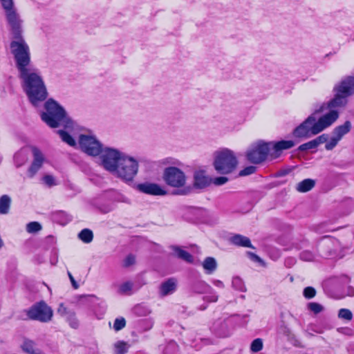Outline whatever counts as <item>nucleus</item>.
Here are the masks:
<instances>
[{
    "instance_id": "obj_1",
    "label": "nucleus",
    "mask_w": 354,
    "mask_h": 354,
    "mask_svg": "<svg viewBox=\"0 0 354 354\" xmlns=\"http://www.w3.org/2000/svg\"><path fill=\"white\" fill-rule=\"evenodd\" d=\"M327 109L326 104L322 103L319 108L315 109L311 115L293 130V136L299 139H308L330 127L338 119L339 115L338 111L330 110L318 119L315 116Z\"/></svg>"
},
{
    "instance_id": "obj_2",
    "label": "nucleus",
    "mask_w": 354,
    "mask_h": 354,
    "mask_svg": "<svg viewBox=\"0 0 354 354\" xmlns=\"http://www.w3.org/2000/svg\"><path fill=\"white\" fill-rule=\"evenodd\" d=\"M30 103L36 106L48 97V91L39 69L33 67L19 74Z\"/></svg>"
},
{
    "instance_id": "obj_3",
    "label": "nucleus",
    "mask_w": 354,
    "mask_h": 354,
    "mask_svg": "<svg viewBox=\"0 0 354 354\" xmlns=\"http://www.w3.org/2000/svg\"><path fill=\"white\" fill-rule=\"evenodd\" d=\"M44 109L45 111L41 114V118L50 127L62 126L68 130L73 128V121L69 118L64 108L54 99L49 98L46 101Z\"/></svg>"
},
{
    "instance_id": "obj_4",
    "label": "nucleus",
    "mask_w": 354,
    "mask_h": 354,
    "mask_svg": "<svg viewBox=\"0 0 354 354\" xmlns=\"http://www.w3.org/2000/svg\"><path fill=\"white\" fill-rule=\"evenodd\" d=\"M333 98L325 103L330 110L344 107L348 103V97L354 95V76L344 77L333 87Z\"/></svg>"
},
{
    "instance_id": "obj_5",
    "label": "nucleus",
    "mask_w": 354,
    "mask_h": 354,
    "mask_svg": "<svg viewBox=\"0 0 354 354\" xmlns=\"http://www.w3.org/2000/svg\"><path fill=\"white\" fill-rule=\"evenodd\" d=\"M10 42V48L13 55L16 68L19 74L34 66L31 64L29 46L23 37H15Z\"/></svg>"
},
{
    "instance_id": "obj_6",
    "label": "nucleus",
    "mask_w": 354,
    "mask_h": 354,
    "mask_svg": "<svg viewBox=\"0 0 354 354\" xmlns=\"http://www.w3.org/2000/svg\"><path fill=\"white\" fill-rule=\"evenodd\" d=\"M162 178L169 187L176 189L175 194L185 196L191 193L192 188L187 184V176L183 171L176 167L165 169Z\"/></svg>"
},
{
    "instance_id": "obj_7",
    "label": "nucleus",
    "mask_w": 354,
    "mask_h": 354,
    "mask_svg": "<svg viewBox=\"0 0 354 354\" xmlns=\"http://www.w3.org/2000/svg\"><path fill=\"white\" fill-rule=\"evenodd\" d=\"M214 167L221 174L232 173L238 165L234 153L228 149H222L214 153Z\"/></svg>"
},
{
    "instance_id": "obj_8",
    "label": "nucleus",
    "mask_w": 354,
    "mask_h": 354,
    "mask_svg": "<svg viewBox=\"0 0 354 354\" xmlns=\"http://www.w3.org/2000/svg\"><path fill=\"white\" fill-rule=\"evenodd\" d=\"M138 161L136 158L124 153L111 174L124 182H131L138 174Z\"/></svg>"
},
{
    "instance_id": "obj_9",
    "label": "nucleus",
    "mask_w": 354,
    "mask_h": 354,
    "mask_svg": "<svg viewBox=\"0 0 354 354\" xmlns=\"http://www.w3.org/2000/svg\"><path fill=\"white\" fill-rule=\"evenodd\" d=\"M0 2L13 38L22 37L23 20L15 6L14 1L0 0Z\"/></svg>"
},
{
    "instance_id": "obj_10",
    "label": "nucleus",
    "mask_w": 354,
    "mask_h": 354,
    "mask_svg": "<svg viewBox=\"0 0 354 354\" xmlns=\"http://www.w3.org/2000/svg\"><path fill=\"white\" fill-rule=\"evenodd\" d=\"M270 152L271 144L260 140L248 148L246 151V158L253 164H259L266 160Z\"/></svg>"
},
{
    "instance_id": "obj_11",
    "label": "nucleus",
    "mask_w": 354,
    "mask_h": 354,
    "mask_svg": "<svg viewBox=\"0 0 354 354\" xmlns=\"http://www.w3.org/2000/svg\"><path fill=\"white\" fill-rule=\"evenodd\" d=\"M26 315L30 319L46 323L52 319L53 311L44 301L32 305L27 311Z\"/></svg>"
},
{
    "instance_id": "obj_12",
    "label": "nucleus",
    "mask_w": 354,
    "mask_h": 354,
    "mask_svg": "<svg viewBox=\"0 0 354 354\" xmlns=\"http://www.w3.org/2000/svg\"><path fill=\"white\" fill-rule=\"evenodd\" d=\"M124 153L113 148L106 147L102 149L100 160L102 167L110 173H112L115 167H118L122 156Z\"/></svg>"
},
{
    "instance_id": "obj_13",
    "label": "nucleus",
    "mask_w": 354,
    "mask_h": 354,
    "mask_svg": "<svg viewBox=\"0 0 354 354\" xmlns=\"http://www.w3.org/2000/svg\"><path fill=\"white\" fill-rule=\"evenodd\" d=\"M79 145L81 149L90 156H98L102 151V144L93 136L80 135Z\"/></svg>"
},
{
    "instance_id": "obj_14",
    "label": "nucleus",
    "mask_w": 354,
    "mask_h": 354,
    "mask_svg": "<svg viewBox=\"0 0 354 354\" xmlns=\"http://www.w3.org/2000/svg\"><path fill=\"white\" fill-rule=\"evenodd\" d=\"M33 160L28 169L29 177H33L37 171L41 168L43 164L46 161V158L44 153L37 147H32L31 148Z\"/></svg>"
},
{
    "instance_id": "obj_15",
    "label": "nucleus",
    "mask_w": 354,
    "mask_h": 354,
    "mask_svg": "<svg viewBox=\"0 0 354 354\" xmlns=\"http://www.w3.org/2000/svg\"><path fill=\"white\" fill-rule=\"evenodd\" d=\"M339 243L333 238L324 239L321 243L322 254L326 257L335 256L339 248Z\"/></svg>"
},
{
    "instance_id": "obj_16",
    "label": "nucleus",
    "mask_w": 354,
    "mask_h": 354,
    "mask_svg": "<svg viewBox=\"0 0 354 354\" xmlns=\"http://www.w3.org/2000/svg\"><path fill=\"white\" fill-rule=\"evenodd\" d=\"M269 143L271 144V149L272 150L270 153L272 159L279 158L283 150L291 149L295 145V142L290 140H280L275 142H270Z\"/></svg>"
},
{
    "instance_id": "obj_17",
    "label": "nucleus",
    "mask_w": 354,
    "mask_h": 354,
    "mask_svg": "<svg viewBox=\"0 0 354 354\" xmlns=\"http://www.w3.org/2000/svg\"><path fill=\"white\" fill-rule=\"evenodd\" d=\"M138 189L145 194L153 196H165L167 192L158 184L153 183H143L138 185Z\"/></svg>"
},
{
    "instance_id": "obj_18",
    "label": "nucleus",
    "mask_w": 354,
    "mask_h": 354,
    "mask_svg": "<svg viewBox=\"0 0 354 354\" xmlns=\"http://www.w3.org/2000/svg\"><path fill=\"white\" fill-rule=\"evenodd\" d=\"M212 183V178L206 174L205 170H196L194 173V186L198 189H203Z\"/></svg>"
},
{
    "instance_id": "obj_19",
    "label": "nucleus",
    "mask_w": 354,
    "mask_h": 354,
    "mask_svg": "<svg viewBox=\"0 0 354 354\" xmlns=\"http://www.w3.org/2000/svg\"><path fill=\"white\" fill-rule=\"evenodd\" d=\"M327 140H328V135L324 133L309 142L301 145L298 147V150L300 151H304L310 149H315L321 144L325 143Z\"/></svg>"
},
{
    "instance_id": "obj_20",
    "label": "nucleus",
    "mask_w": 354,
    "mask_h": 354,
    "mask_svg": "<svg viewBox=\"0 0 354 354\" xmlns=\"http://www.w3.org/2000/svg\"><path fill=\"white\" fill-rule=\"evenodd\" d=\"M177 287V281L174 278H170L162 282L160 286V295L162 297L174 293Z\"/></svg>"
},
{
    "instance_id": "obj_21",
    "label": "nucleus",
    "mask_w": 354,
    "mask_h": 354,
    "mask_svg": "<svg viewBox=\"0 0 354 354\" xmlns=\"http://www.w3.org/2000/svg\"><path fill=\"white\" fill-rule=\"evenodd\" d=\"M351 129L350 121H346L343 124L336 127L333 131V135L339 140Z\"/></svg>"
},
{
    "instance_id": "obj_22",
    "label": "nucleus",
    "mask_w": 354,
    "mask_h": 354,
    "mask_svg": "<svg viewBox=\"0 0 354 354\" xmlns=\"http://www.w3.org/2000/svg\"><path fill=\"white\" fill-rule=\"evenodd\" d=\"M28 159V150L23 148L17 151L14 156V162L17 167L24 165Z\"/></svg>"
},
{
    "instance_id": "obj_23",
    "label": "nucleus",
    "mask_w": 354,
    "mask_h": 354,
    "mask_svg": "<svg viewBox=\"0 0 354 354\" xmlns=\"http://www.w3.org/2000/svg\"><path fill=\"white\" fill-rule=\"evenodd\" d=\"M230 240L231 242L235 245L254 248V247L251 244L250 239L245 236L241 234H236L232 236Z\"/></svg>"
},
{
    "instance_id": "obj_24",
    "label": "nucleus",
    "mask_w": 354,
    "mask_h": 354,
    "mask_svg": "<svg viewBox=\"0 0 354 354\" xmlns=\"http://www.w3.org/2000/svg\"><path fill=\"white\" fill-rule=\"evenodd\" d=\"M170 248L174 252V254L178 258L188 262L191 263L193 261L192 256L187 252V251L183 250L181 248L176 245H172L170 247Z\"/></svg>"
},
{
    "instance_id": "obj_25",
    "label": "nucleus",
    "mask_w": 354,
    "mask_h": 354,
    "mask_svg": "<svg viewBox=\"0 0 354 354\" xmlns=\"http://www.w3.org/2000/svg\"><path fill=\"white\" fill-rule=\"evenodd\" d=\"M315 185V181L310 178L304 179L296 185V189L299 192L304 193L311 190Z\"/></svg>"
},
{
    "instance_id": "obj_26",
    "label": "nucleus",
    "mask_w": 354,
    "mask_h": 354,
    "mask_svg": "<svg viewBox=\"0 0 354 354\" xmlns=\"http://www.w3.org/2000/svg\"><path fill=\"white\" fill-rule=\"evenodd\" d=\"M203 267L205 270V273L210 274L213 273L217 267V263L214 258L207 257L203 263Z\"/></svg>"
},
{
    "instance_id": "obj_27",
    "label": "nucleus",
    "mask_w": 354,
    "mask_h": 354,
    "mask_svg": "<svg viewBox=\"0 0 354 354\" xmlns=\"http://www.w3.org/2000/svg\"><path fill=\"white\" fill-rule=\"evenodd\" d=\"M11 203V198L8 195H3L0 198V214L8 213Z\"/></svg>"
},
{
    "instance_id": "obj_28",
    "label": "nucleus",
    "mask_w": 354,
    "mask_h": 354,
    "mask_svg": "<svg viewBox=\"0 0 354 354\" xmlns=\"http://www.w3.org/2000/svg\"><path fill=\"white\" fill-rule=\"evenodd\" d=\"M57 133L60 136L62 140L71 147H74L76 145L75 139L70 135V133L66 130H58Z\"/></svg>"
},
{
    "instance_id": "obj_29",
    "label": "nucleus",
    "mask_w": 354,
    "mask_h": 354,
    "mask_svg": "<svg viewBox=\"0 0 354 354\" xmlns=\"http://www.w3.org/2000/svg\"><path fill=\"white\" fill-rule=\"evenodd\" d=\"M22 349L30 354H39V351L35 347V344L32 340H25L23 345Z\"/></svg>"
},
{
    "instance_id": "obj_30",
    "label": "nucleus",
    "mask_w": 354,
    "mask_h": 354,
    "mask_svg": "<svg viewBox=\"0 0 354 354\" xmlns=\"http://www.w3.org/2000/svg\"><path fill=\"white\" fill-rule=\"evenodd\" d=\"M78 238L85 243H89L93 241V234L89 229H84L78 234Z\"/></svg>"
},
{
    "instance_id": "obj_31",
    "label": "nucleus",
    "mask_w": 354,
    "mask_h": 354,
    "mask_svg": "<svg viewBox=\"0 0 354 354\" xmlns=\"http://www.w3.org/2000/svg\"><path fill=\"white\" fill-rule=\"evenodd\" d=\"M192 288L194 292L199 294L205 293L207 290L212 289L211 287L204 281L195 282L192 285Z\"/></svg>"
},
{
    "instance_id": "obj_32",
    "label": "nucleus",
    "mask_w": 354,
    "mask_h": 354,
    "mask_svg": "<svg viewBox=\"0 0 354 354\" xmlns=\"http://www.w3.org/2000/svg\"><path fill=\"white\" fill-rule=\"evenodd\" d=\"M232 286L235 290H239L241 292L246 291V288L243 281L239 277H233L232 281Z\"/></svg>"
},
{
    "instance_id": "obj_33",
    "label": "nucleus",
    "mask_w": 354,
    "mask_h": 354,
    "mask_svg": "<svg viewBox=\"0 0 354 354\" xmlns=\"http://www.w3.org/2000/svg\"><path fill=\"white\" fill-rule=\"evenodd\" d=\"M115 354H126L129 349V345L123 342L120 341L115 344Z\"/></svg>"
},
{
    "instance_id": "obj_34",
    "label": "nucleus",
    "mask_w": 354,
    "mask_h": 354,
    "mask_svg": "<svg viewBox=\"0 0 354 354\" xmlns=\"http://www.w3.org/2000/svg\"><path fill=\"white\" fill-rule=\"evenodd\" d=\"M133 283L131 281H126L122 283L118 290V292L122 295H131L133 288Z\"/></svg>"
},
{
    "instance_id": "obj_35",
    "label": "nucleus",
    "mask_w": 354,
    "mask_h": 354,
    "mask_svg": "<svg viewBox=\"0 0 354 354\" xmlns=\"http://www.w3.org/2000/svg\"><path fill=\"white\" fill-rule=\"evenodd\" d=\"M65 318L71 328H77V327L79 326V322L76 317V315L74 311H72L71 313H68V315H67Z\"/></svg>"
},
{
    "instance_id": "obj_36",
    "label": "nucleus",
    "mask_w": 354,
    "mask_h": 354,
    "mask_svg": "<svg viewBox=\"0 0 354 354\" xmlns=\"http://www.w3.org/2000/svg\"><path fill=\"white\" fill-rule=\"evenodd\" d=\"M263 341L260 338L254 339L250 344V351L252 353H257L263 348Z\"/></svg>"
},
{
    "instance_id": "obj_37",
    "label": "nucleus",
    "mask_w": 354,
    "mask_h": 354,
    "mask_svg": "<svg viewBox=\"0 0 354 354\" xmlns=\"http://www.w3.org/2000/svg\"><path fill=\"white\" fill-rule=\"evenodd\" d=\"M338 317L346 321H351L353 319V313L347 308H341L338 313Z\"/></svg>"
},
{
    "instance_id": "obj_38",
    "label": "nucleus",
    "mask_w": 354,
    "mask_h": 354,
    "mask_svg": "<svg viewBox=\"0 0 354 354\" xmlns=\"http://www.w3.org/2000/svg\"><path fill=\"white\" fill-rule=\"evenodd\" d=\"M41 230V225L36 221L30 222L26 225V231L29 233H35Z\"/></svg>"
},
{
    "instance_id": "obj_39",
    "label": "nucleus",
    "mask_w": 354,
    "mask_h": 354,
    "mask_svg": "<svg viewBox=\"0 0 354 354\" xmlns=\"http://www.w3.org/2000/svg\"><path fill=\"white\" fill-rule=\"evenodd\" d=\"M308 309L315 314H318L324 310V307L320 304L310 302L308 304Z\"/></svg>"
},
{
    "instance_id": "obj_40",
    "label": "nucleus",
    "mask_w": 354,
    "mask_h": 354,
    "mask_svg": "<svg viewBox=\"0 0 354 354\" xmlns=\"http://www.w3.org/2000/svg\"><path fill=\"white\" fill-rule=\"evenodd\" d=\"M339 141L340 140L339 139H337L333 135L330 139L328 141L327 140L326 142V144L325 145V149L328 151L333 149L337 146Z\"/></svg>"
},
{
    "instance_id": "obj_41",
    "label": "nucleus",
    "mask_w": 354,
    "mask_h": 354,
    "mask_svg": "<svg viewBox=\"0 0 354 354\" xmlns=\"http://www.w3.org/2000/svg\"><path fill=\"white\" fill-rule=\"evenodd\" d=\"M126 325V321L124 318L120 317L115 319L114 324H113V328L115 331H118L122 330L123 328H124Z\"/></svg>"
},
{
    "instance_id": "obj_42",
    "label": "nucleus",
    "mask_w": 354,
    "mask_h": 354,
    "mask_svg": "<svg viewBox=\"0 0 354 354\" xmlns=\"http://www.w3.org/2000/svg\"><path fill=\"white\" fill-rule=\"evenodd\" d=\"M136 262L135 256L133 254L127 255L125 259L123 260L122 266L124 268L130 267L133 265Z\"/></svg>"
},
{
    "instance_id": "obj_43",
    "label": "nucleus",
    "mask_w": 354,
    "mask_h": 354,
    "mask_svg": "<svg viewBox=\"0 0 354 354\" xmlns=\"http://www.w3.org/2000/svg\"><path fill=\"white\" fill-rule=\"evenodd\" d=\"M316 295V290L314 288L308 286L304 290V296L306 299H312Z\"/></svg>"
},
{
    "instance_id": "obj_44",
    "label": "nucleus",
    "mask_w": 354,
    "mask_h": 354,
    "mask_svg": "<svg viewBox=\"0 0 354 354\" xmlns=\"http://www.w3.org/2000/svg\"><path fill=\"white\" fill-rule=\"evenodd\" d=\"M300 258L305 261H311L314 259L315 257L311 252L306 250L300 254Z\"/></svg>"
},
{
    "instance_id": "obj_45",
    "label": "nucleus",
    "mask_w": 354,
    "mask_h": 354,
    "mask_svg": "<svg viewBox=\"0 0 354 354\" xmlns=\"http://www.w3.org/2000/svg\"><path fill=\"white\" fill-rule=\"evenodd\" d=\"M256 169L254 166L246 167L239 172V175L241 176L250 175L256 171Z\"/></svg>"
},
{
    "instance_id": "obj_46",
    "label": "nucleus",
    "mask_w": 354,
    "mask_h": 354,
    "mask_svg": "<svg viewBox=\"0 0 354 354\" xmlns=\"http://www.w3.org/2000/svg\"><path fill=\"white\" fill-rule=\"evenodd\" d=\"M43 180L44 183L48 185V187H52L54 185H56L57 183H55V180L54 177L51 175H46L43 178Z\"/></svg>"
},
{
    "instance_id": "obj_47",
    "label": "nucleus",
    "mask_w": 354,
    "mask_h": 354,
    "mask_svg": "<svg viewBox=\"0 0 354 354\" xmlns=\"http://www.w3.org/2000/svg\"><path fill=\"white\" fill-rule=\"evenodd\" d=\"M73 310L68 309L64 304H61L58 308L57 312L58 313L62 316L66 317L68 315V313H71Z\"/></svg>"
},
{
    "instance_id": "obj_48",
    "label": "nucleus",
    "mask_w": 354,
    "mask_h": 354,
    "mask_svg": "<svg viewBox=\"0 0 354 354\" xmlns=\"http://www.w3.org/2000/svg\"><path fill=\"white\" fill-rule=\"evenodd\" d=\"M228 181V178L225 176H219L212 179V183L216 185H222Z\"/></svg>"
},
{
    "instance_id": "obj_49",
    "label": "nucleus",
    "mask_w": 354,
    "mask_h": 354,
    "mask_svg": "<svg viewBox=\"0 0 354 354\" xmlns=\"http://www.w3.org/2000/svg\"><path fill=\"white\" fill-rule=\"evenodd\" d=\"M247 254H248V257H250V259L251 260H252L253 261L258 262V263L262 262L261 259L259 256H257L256 254L251 252H248Z\"/></svg>"
},
{
    "instance_id": "obj_50",
    "label": "nucleus",
    "mask_w": 354,
    "mask_h": 354,
    "mask_svg": "<svg viewBox=\"0 0 354 354\" xmlns=\"http://www.w3.org/2000/svg\"><path fill=\"white\" fill-rule=\"evenodd\" d=\"M205 299L210 302H216L218 300V295L214 292H211L210 295L205 297Z\"/></svg>"
},
{
    "instance_id": "obj_51",
    "label": "nucleus",
    "mask_w": 354,
    "mask_h": 354,
    "mask_svg": "<svg viewBox=\"0 0 354 354\" xmlns=\"http://www.w3.org/2000/svg\"><path fill=\"white\" fill-rule=\"evenodd\" d=\"M68 277L70 279V281L71 282V284H72V286L75 288V289H77L79 288V285L78 283L76 282V281L75 280L74 277H73L72 274L70 272H68Z\"/></svg>"
},
{
    "instance_id": "obj_52",
    "label": "nucleus",
    "mask_w": 354,
    "mask_h": 354,
    "mask_svg": "<svg viewBox=\"0 0 354 354\" xmlns=\"http://www.w3.org/2000/svg\"><path fill=\"white\" fill-rule=\"evenodd\" d=\"M213 283L214 286H216V287H218V288H224V284L223 283L220 281V280H214L213 281Z\"/></svg>"
},
{
    "instance_id": "obj_53",
    "label": "nucleus",
    "mask_w": 354,
    "mask_h": 354,
    "mask_svg": "<svg viewBox=\"0 0 354 354\" xmlns=\"http://www.w3.org/2000/svg\"><path fill=\"white\" fill-rule=\"evenodd\" d=\"M347 295L350 297H353L354 295V289L353 288H348Z\"/></svg>"
}]
</instances>
